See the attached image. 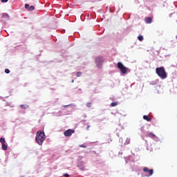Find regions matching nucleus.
Listing matches in <instances>:
<instances>
[{
    "label": "nucleus",
    "instance_id": "1",
    "mask_svg": "<svg viewBox=\"0 0 177 177\" xmlns=\"http://www.w3.org/2000/svg\"><path fill=\"white\" fill-rule=\"evenodd\" d=\"M45 140V133L44 131H38L36 134L35 141L39 146H42V143Z\"/></svg>",
    "mask_w": 177,
    "mask_h": 177
},
{
    "label": "nucleus",
    "instance_id": "2",
    "mask_svg": "<svg viewBox=\"0 0 177 177\" xmlns=\"http://www.w3.org/2000/svg\"><path fill=\"white\" fill-rule=\"evenodd\" d=\"M156 74L158 75V77H160V78H161V80H165V78H167L168 76L164 66L156 68Z\"/></svg>",
    "mask_w": 177,
    "mask_h": 177
},
{
    "label": "nucleus",
    "instance_id": "3",
    "mask_svg": "<svg viewBox=\"0 0 177 177\" xmlns=\"http://www.w3.org/2000/svg\"><path fill=\"white\" fill-rule=\"evenodd\" d=\"M117 67L118 69H120L121 74H122L123 75H125V74L131 71L129 68L125 67V66H124V64H122V62H118L117 64Z\"/></svg>",
    "mask_w": 177,
    "mask_h": 177
},
{
    "label": "nucleus",
    "instance_id": "4",
    "mask_svg": "<svg viewBox=\"0 0 177 177\" xmlns=\"http://www.w3.org/2000/svg\"><path fill=\"white\" fill-rule=\"evenodd\" d=\"M74 132H75V130L73 129H68L66 130L64 133V136L68 137V136H71V135H73V133H74Z\"/></svg>",
    "mask_w": 177,
    "mask_h": 177
},
{
    "label": "nucleus",
    "instance_id": "5",
    "mask_svg": "<svg viewBox=\"0 0 177 177\" xmlns=\"http://www.w3.org/2000/svg\"><path fill=\"white\" fill-rule=\"evenodd\" d=\"M95 62H96V64L98 67H100L102 66V64H103V59L100 57H97L95 59Z\"/></svg>",
    "mask_w": 177,
    "mask_h": 177
},
{
    "label": "nucleus",
    "instance_id": "6",
    "mask_svg": "<svg viewBox=\"0 0 177 177\" xmlns=\"http://www.w3.org/2000/svg\"><path fill=\"white\" fill-rule=\"evenodd\" d=\"M144 172H147L149 175V176H151L153 174H154V170L153 169H149L148 167H144L143 168Z\"/></svg>",
    "mask_w": 177,
    "mask_h": 177
},
{
    "label": "nucleus",
    "instance_id": "7",
    "mask_svg": "<svg viewBox=\"0 0 177 177\" xmlns=\"http://www.w3.org/2000/svg\"><path fill=\"white\" fill-rule=\"evenodd\" d=\"M145 23H147V24H151L153 19H151V17H146L145 19Z\"/></svg>",
    "mask_w": 177,
    "mask_h": 177
},
{
    "label": "nucleus",
    "instance_id": "8",
    "mask_svg": "<svg viewBox=\"0 0 177 177\" xmlns=\"http://www.w3.org/2000/svg\"><path fill=\"white\" fill-rule=\"evenodd\" d=\"M143 119L145 120L146 121H148V122H150V121H151V118H149V116L146 115L143 116Z\"/></svg>",
    "mask_w": 177,
    "mask_h": 177
},
{
    "label": "nucleus",
    "instance_id": "9",
    "mask_svg": "<svg viewBox=\"0 0 177 177\" xmlns=\"http://www.w3.org/2000/svg\"><path fill=\"white\" fill-rule=\"evenodd\" d=\"M147 138H156V135L153 133H149L147 134Z\"/></svg>",
    "mask_w": 177,
    "mask_h": 177
},
{
    "label": "nucleus",
    "instance_id": "10",
    "mask_svg": "<svg viewBox=\"0 0 177 177\" xmlns=\"http://www.w3.org/2000/svg\"><path fill=\"white\" fill-rule=\"evenodd\" d=\"M2 17L6 19V20H9V15H8L7 13H3L2 15Z\"/></svg>",
    "mask_w": 177,
    "mask_h": 177
},
{
    "label": "nucleus",
    "instance_id": "11",
    "mask_svg": "<svg viewBox=\"0 0 177 177\" xmlns=\"http://www.w3.org/2000/svg\"><path fill=\"white\" fill-rule=\"evenodd\" d=\"M3 150H8V146L6 144H2Z\"/></svg>",
    "mask_w": 177,
    "mask_h": 177
},
{
    "label": "nucleus",
    "instance_id": "12",
    "mask_svg": "<svg viewBox=\"0 0 177 177\" xmlns=\"http://www.w3.org/2000/svg\"><path fill=\"white\" fill-rule=\"evenodd\" d=\"M138 41H143V39H144L143 36L139 35L138 37Z\"/></svg>",
    "mask_w": 177,
    "mask_h": 177
},
{
    "label": "nucleus",
    "instance_id": "13",
    "mask_svg": "<svg viewBox=\"0 0 177 177\" xmlns=\"http://www.w3.org/2000/svg\"><path fill=\"white\" fill-rule=\"evenodd\" d=\"M20 107H21V109H27L28 107V106L24 105V104H21V105H20Z\"/></svg>",
    "mask_w": 177,
    "mask_h": 177
},
{
    "label": "nucleus",
    "instance_id": "14",
    "mask_svg": "<svg viewBox=\"0 0 177 177\" xmlns=\"http://www.w3.org/2000/svg\"><path fill=\"white\" fill-rule=\"evenodd\" d=\"M118 104V102H112L111 103V106L112 107H115V106H117Z\"/></svg>",
    "mask_w": 177,
    "mask_h": 177
},
{
    "label": "nucleus",
    "instance_id": "15",
    "mask_svg": "<svg viewBox=\"0 0 177 177\" xmlns=\"http://www.w3.org/2000/svg\"><path fill=\"white\" fill-rule=\"evenodd\" d=\"M0 142H1V145L5 144V138H0Z\"/></svg>",
    "mask_w": 177,
    "mask_h": 177
},
{
    "label": "nucleus",
    "instance_id": "16",
    "mask_svg": "<svg viewBox=\"0 0 177 177\" xmlns=\"http://www.w3.org/2000/svg\"><path fill=\"white\" fill-rule=\"evenodd\" d=\"M34 9H35V7H34V6H31L29 7L28 10H34Z\"/></svg>",
    "mask_w": 177,
    "mask_h": 177
},
{
    "label": "nucleus",
    "instance_id": "17",
    "mask_svg": "<svg viewBox=\"0 0 177 177\" xmlns=\"http://www.w3.org/2000/svg\"><path fill=\"white\" fill-rule=\"evenodd\" d=\"M82 75V72H77V73H76L77 77H81Z\"/></svg>",
    "mask_w": 177,
    "mask_h": 177
},
{
    "label": "nucleus",
    "instance_id": "18",
    "mask_svg": "<svg viewBox=\"0 0 177 177\" xmlns=\"http://www.w3.org/2000/svg\"><path fill=\"white\" fill-rule=\"evenodd\" d=\"M5 73L6 74H9V73H10V71L8 68L5 69Z\"/></svg>",
    "mask_w": 177,
    "mask_h": 177
},
{
    "label": "nucleus",
    "instance_id": "19",
    "mask_svg": "<svg viewBox=\"0 0 177 177\" xmlns=\"http://www.w3.org/2000/svg\"><path fill=\"white\" fill-rule=\"evenodd\" d=\"M91 102H87L86 103V107H91Z\"/></svg>",
    "mask_w": 177,
    "mask_h": 177
},
{
    "label": "nucleus",
    "instance_id": "20",
    "mask_svg": "<svg viewBox=\"0 0 177 177\" xmlns=\"http://www.w3.org/2000/svg\"><path fill=\"white\" fill-rule=\"evenodd\" d=\"M25 8H26V9H28H28H30V5L26 4Z\"/></svg>",
    "mask_w": 177,
    "mask_h": 177
},
{
    "label": "nucleus",
    "instance_id": "21",
    "mask_svg": "<svg viewBox=\"0 0 177 177\" xmlns=\"http://www.w3.org/2000/svg\"><path fill=\"white\" fill-rule=\"evenodd\" d=\"M80 147H83L84 149H86V145H80Z\"/></svg>",
    "mask_w": 177,
    "mask_h": 177
},
{
    "label": "nucleus",
    "instance_id": "22",
    "mask_svg": "<svg viewBox=\"0 0 177 177\" xmlns=\"http://www.w3.org/2000/svg\"><path fill=\"white\" fill-rule=\"evenodd\" d=\"M64 176L69 177V176H70V175H68V174H64Z\"/></svg>",
    "mask_w": 177,
    "mask_h": 177
},
{
    "label": "nucleus",
    "instance_id": "23",
    "mask_svg": "<svg viewBox=\"0 0 177 177\" xmlns=\"http://www.w3.org/2000/svg\"><path fill=\"white\" fill-rule=\"evenodd\" d=\"M89 128H91V126L87 125L86 130H87V131H89Z\"/></svg>",
    "mask_w": 177,
    "mask_h": 177
},
{
    "label": "nucleus",
    "instance_id": "24",
    "mask_svg": "<svg viewBox=\"0 0 177 177\" xmlns=\"http://www.w3.org/2000/svg\"><path fill=\"white\" fill-rule=\"evenodd\" d=\"M130 142H131V140H127V144L129 145V143H130Z\"/></svg>",
    "mask_w": 177,
    "mask_h": 177
},
{
    "label": "nucleus",
    "instance_id": "25",
    "mask_svg": "<svg viewBox=\"0 0 177 177\" xmlns=\"http://www.w3.org/2000/svg\"><path fill=\"white\" fill-rule=\"evenodd\" d=\"M1 2H8V0H1Z\"/></svg>",
    "mask_w": 177,
    "mask_h": 177
},
{
    "label": "nucleus",
    "instance_id": "26",
    "mask_svg": "<svg viewBox=\"0 0 177 177\" xmlns=\"http://www.w3.org/2000/svg\"><path fill=\"white\" fill-rule=\"evenodd\" d=\"M74 82V80H72V83Z\"/></svg>",
    "mask_w": 177,
    "mask_h": 177
}]
</instances>
